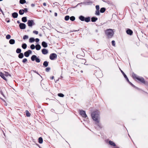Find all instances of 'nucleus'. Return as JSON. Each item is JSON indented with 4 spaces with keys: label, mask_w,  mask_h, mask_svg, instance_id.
<instances>
[{
    "label": "nucleus",
    "mask_w": 148,
    "mask_h": 148,
    "mask_svg": "<svg viewBox=\"0 0 148 148\" xmlns=\"http://www.w3.org/2000/svg\"><path fill=\"white\" fill-rule=\"evenodd\" d=\"M91 116L92 119L95 122V123L99 127H100L99 122V114L98 110L93 112L91 113Z\"/></svg>",
    "instance_id": "1"
},
{
    "label": "nucleus",
    "mask_w": 148,
    "mask_h": 148,
    "mask_svg": "<svg viewBox=\"0 0 148 148\" xmlns=\"http://www.w3.org/2000/svg\"><path fill=\"white\" fill-rule=\"evenodd\" d=\"M106 35L107 36L108 38H111L112 37L114 34V31L113 29L109 28L107 29L105 31Z\"/></svg>",
    "instance_id": "2"
},
{
    "label": "nucleus",
    "mask_w": 148,
    "mask_h": 148,
    "mask_svg": "<svg viewBox=\"0 0 148 148\" xmlns=\"http://www.w3.org/2000/svg\"><path fill=\"white\" fill-rule=\"evenodd\" d=\"M31 59L32 60V61H34L35 60L36 62L37 63L40 62V59L35 55H32L31 56Z\"/></svg>",
    "instance_id": "3"
},
{
    "label": "nucleus",
    "mask_w": 148,
    "mask_h": 148,
    "mask_svg": "<svg viewBox=\"0 0 148 148\" xmlns=\"http://www.w3.org/2000/svg\"><path fill=\"white\" fill-rule=\"evenodd\" d=\"M79 114L83 117L85 118H87L86 119H88V118L85 111L82 110H80L79 111ZM86 121H87V120H86Z\"/></svg>",
    "instance_id": "4"
},
{
    "label": "nucleus",
    "mask_w": 148,
    "mask_h": 148,
    "mask_svg": "<svg viewBox=\"0 0 148 148\" xmlns=\"http://www.w3.org/2000/svg\"><path fill=\"white\" fill-rule=\"evenodd\" d=\"M94 75L97 78H99L103 76V74L102 72L101 71H95Z\"/></svg>",
    "instance_id": "5"
},
{
    "label": "nucleus",
    "mask_w": 148,
    "mask_h": 148,
    "mask_svg": "<svg viewBox=\"0 0 148 148\" xmlns=\"http://www.w3.org/2000/svg\"><path fill=\"white\" fill-rule=\"evenodd\" d=\"M57 58V55L55 53H51L49 56V59L51 60H56Z\"/></svg>",
    "instance_id": "6"
},
{
    "label": "nucleus",
    "mask_w": 148,
    "mask_h": 148,
    "mask_svg": "<svg viewBox=\"0 0 148 148\" xmlns=\"http://www.w3.org/2000/svg\"><path fill=\"white\" fill-rule=\"evenodd\" d=\"M27 24L29 27H32L33 25H35V23L33 20H28Z\"/></svg>",
    "instance_id": "7"
},
{
    "label": "nucleus",
    "mask_w": 148,
    "mask_h": 148,
    "mask_svg": "<svg viewBox=\"0 0 148 148\" xmlns=\"http://www.w3.org/2000/svg\"><path fill=\"white\" fill-rule=\"evenodd\" d=\"M32 53V51L30 50H29L28 51L25 52L24 53V55L26 57H28L30 54H31Z\"/></svg>",
    "instance_id": "8"
},
{
    "label": "nucleus",
    "mask_w": 148,
    "mask_h": 148,
    "mask_svg": "<svg viewBox=\"0 0 148 148\" xmlns=\"http://www.w3.org/2000/svg\"><path fill=\"white\" fill-rule=\"evenodd\" d=\"M136 79L138 81H140L142 83L145 84V80L142 77H138L136 78Z\"/></svg>",
    "instance_id": "9"
},
{
    "label": "nucleus",
    "mask_w": 148,
    "mask_h": 148,
    "mask_svg": "<svg viewBox=\"0 0 148 148\" xmlns=\"http://www.w3.org/2000/svg\"><path fill=\"white\" fill-rule=\"evenodd\" d=\"M126 32L127 34L130 35H132L133 33L132 31L129 28H128L126 30Z\"/></svg>",
    "instance_id": "10"
},
{
    "label": "nucleus",
    "mask_w": 148,
    "mask_h": 148,
    "mask_svg": "<svg viewBox=\"0 0 148 148\" xmlns=\"http://www.w3.org/2000/svg\"><path fill=\"white\" fill-rule=\"evenodd\" d=\"M42 53L44 55L47 54L48 52V50L45 48H44L42 50Z\"/></svg>",
    "instance_id": "11"
},
{
    "label": "nucleus",
    "mask_w": 148,
    "mask_h": 148,
    "mask_svg": "<svg viewBox=\"0 0 148 148\" xmlns=\"http://www.w3.org/2000/svg\"><path fill=\"white\" fill-rule=\"evenodd\" d=\"M41 45L44 48H46L48 46L47 43L45 41L42 42Z\"/></svg>",
    "instance_id": "12"
},
{
    "label": "nucleus",
    "mask_w": 148,
    "mask_h": 148,
    "mask_svg": "<svg viewBox=\"0 0 148 148\" xmlns=\"http://www.w3.org/2000/svg\"><path fill=\"white\" fill-rule=\"evenodd\" d=\"M5 74H3L2 72H0V76L4 80L7 81V79L5 77Z\"/></svg>",
    "instance_id": "13"
},
{
    "label": "nucleus",
    "mask_w": 148,
    "mask_h": 148,
    "mask_svg": "<svg viewBox=\"0 0 148 148\" xmlns=\"http://www.w3.org/2000/svg\"><path fill=\"white\" fill-rule=\"evenodd\" d=\"M49 62L47 61H45L44 62L43 65L45 67H47L49 64Z\"/></svg>",
    "instance_id": "14"
},
{
    "label": "nucleus",
    "mask_w": 148,
    "mask_h": 148,
    "mask_svg": "<svg viewBox=\"0 0 148 148\" xmlns=\"http://www.w3.org/2000/svg\"><path fill=\"white\" fill-rule=\"evenodd\" d=\"M79 62L82 64H85V63L86 62V59L82 58L80 60Z\"/></svg>",
    "instance_id": "15"
},
{
    "label": "nucleus",
    "mask_w": 148,
    "mask_h": 148,
    "mask_svg": "<svg viewBox=\"0 0 148 148\" xmlns=\"http://www.w3.org/2000/svg\"><path fill=\"white\" fill-rule=\"evenodd\" d=\"M121 72L124 76V77L125 78L127 81H129V79L127 78L126 75L125 74L124 72L122 70H121Z\"/></svg>",
    "instance_id": "16"
},
{
    "label": "nucleus",
    "mask_w": 148,
    "mask_h": 148,
    "mask_svg": "<svg viewBox=\"0 0 148 148\" xmlns=\"http://www.w3.org/2000/svg\"><path fill=\"white\" fill-rule=\"evenodd\" d=\"M35 48L36 50H39L41 49L40 45L39 44H37L35 46Z\"/></svg>",
    "instance_id": "17"
},
{
    "label": "nucleus",
    "mask_w": 148,
    "mask_h": 148,
    "mask_svg": "<svg viewBox=\"0 0 148 148\" xmlns=\"http://www.w3.org/2000/svg\"><path fill=\"white\" fill-rule=\"evenodd\" d=\"M15 40L13 39H11L9 41V43L10 44L13 45L15 43Z\"/></svg>",
    "instance_id": "18"
},
{
    "label": "nucleus",
    "mask_w": 148,
    "mask_h": 148,
    "mask_svg": "<svg viewBox=\"0 0 148 148\" xmlns=\"http://www.w3.org/2000/svg\"><path fill=\"white\" fill-rule=\"evenodd\" d=\"M108 143L109 144L113 146H116V144L112 141L109 140V141Z\"/></svg>",
    "instance_id": "19"
},
{
    "label": "nucleus",
    "mask_w": 148,
    "mask_h": 148,
    "mask_svg": "<svg viewBox=\"0 0 148 148\" xmlns=\"http://www.w3.org/2000/svg\"><path fill=\"white\" fill-rule=\"evenodd\" d=\"M20 28H25L26 25L23 23H21L19 24Z\"/></svg>",
    "instance_id": "20"
},
{
    "label": "nucleus",
    "mask_w": 148,
    "mask_h": 148,
    "mask_svg": "<svg viewBox=\"0 0 148 148\" xmlns=\"http://www.w3.org/2000/svg\"><path fill=\"white\" fill-rule=\"evenodd\" d=\"M18 16V14L17 13L14 12L12 14V16L14 18H16Z\"/></svg>",
    "instance_id": "21"
},
{
    "label": "nucleus",
    "mask_w": 148,
    "mask_h": 148,
    "mask_svg": "<svg viewBox=\"0 0 148 148\" xmlns=\"http://www.w3.org/2000/svg\"><path fill=\"white\" fill-rule=\"evenodd\" d=\"M98 19V18L96 17H92L91 18V21L92 22H95Z\"/></svg>",
    "instance_id": "22"
},
{
    "label": "nucleus",
    "mask_w": 148,
    "mask_h": 148,
    "mask_svg": "<svg viewBox=\"0 0 148 148\" xmlns=\"http://www.w3.org/2000/svg\"><path fill=\"white\" fill-rule=\"evenodd\" d=\"M21 47L23 49H25L27 47V45L26 43H23L22 44Z\"/></svg>",
    "instance_id": "23"
},
{
    "label": "nucleus",
    "mask_w": 148,
    "mask_h": 148,
    "mask_svg": "<svg viewBox=\"0 0 148 148\" xmlns=\"http://www.w3.org/2000/svg\"><path fill=\"white\" fill-rule=\"evenodd\" d=\"M84 56L80 55H77L76 56V57L77 58L80 59V60L82 59L84 57Z\"/></svg>",
    "instance_id": "24"
},
{
    "label": "nucleus",
    "mask_w": 148,
    "mask_h": 148,
    "mask_svg": "<svg viewBox=\"0 0 148 148\" xmlns=\"http://www.w3.org/2000/svg\"><path fill=\"white\" fill-rule=\"evenodd\" d=\"M24 57V55L23 53H19L18 55V57L20 59Z\"/></svg>",
    "instance_id": "25"
},
{
    "label": "nucleus",
    "mask_w": 148,
    "mask_h": 148,
    "mask_svg": "<svg viewBox=\"0 0 148 148\" xmlns=\"http://www.w3.org/2000/svg\"><path fill=\"white\" fill-rule=\"evenodd\" d=\"M25 114L27 116L29 117L30 116V113L29 112V111L27 110L25 111Z\"/></svg>",
    "instance_id": "26"
},
{
    "label": "nucleus",
    "mask_w": 148,
    "mask_h": 148,
    "mask_svg": "<svg viewBox=\"0 0 148 148\" xmlns=\"http://www.w3.org/2000/svg\"><path fill=\"white\" fill-rule=\"evenodd\" d=\"M35 40V39L33 37L30 38L29 39V42L31 43H32L33 42H34Z\"/></svg>",
    "instance_id": "27"
},
{
    "label": "nucleus",
    "mask_w": 148,
    "mask_h": 148,
    "mask_svg": "<svg viewBox=\"0 0 148 148\" xmlns=\"http://www.w3.org/2000/svg\"><path fill=\"white\" fill-rule=\"evenodd\" d=\"M25 12V11L23 10L22 9L19 10V14L20 15H23Z\"/></svg>",
    "instance_id": "28"
},
{
    "label": "nucleus",
    "mask_w": 148,
    "mask_h": 148,
    "mask_svg": "<svg viewBox=\"0 0 148 148\" xmlns=\"http://www.w3.org/2000/svg\"><path fill=\"white\" fill-rule=\"evenodd\" d=\"M38 142L40 144H41L43 142V139L41 137H40L38 138Z\"/></svg>",
    "instance_id": "29"
},
{
    "label": "nucleus",
    "mask_w": 148,
    "mask_h": 148,
    "mask_svg": "<svg viewBox=\"0 0 148 148\" xmlns=\"http://www.w3.org/2000/svg\"><path fill=\"white\" fill-rule=\"evenodd\" d=\"M84 21L87 22H88L90 21V18L89 17L86 18H85Z\"/></svg>",
    "instance_id": "30"
},
{
    "label": "nucleus",
    "mask_w": 148,
    "mask_h": 148,
    "mask_svg": "<svg viewBox=\"0 0 148 148\" xmlns=\"http://www.w3.org/2000/svg\"><path fill=\"white\" fill-rule=\"evenodd\" d=\"M21 50L20 48H17L16 50V52L17 53H21Z\"/></svg>",
    "instance_id": "31"
},
{
    "label": "nucleus",
    "mask_w": 148,
    "mask_h": 148,
    "mask_svg": "<svg viewBox=\"0 0 148 148\" xmlns=\"http://www.w3.org/2000/svg\"><path fill=\"white\" fill-rule=\"evenodd\" d=\"M26 2L25 0H20L19 1V3L21 4H23L26 3Z\"/></svg>",
    "instance_id": "32"
},
{
    "label": "nucleus",
    "mask_w": 148,
    "mask_h": 148,
    "mask_svg": "<svg viewBox=\"0 0 148 148\" xmlns=\"http://www.w3.org/2000/svg\"><path fill=\"white\" fill-rule=\"evenodd\" d=\"M79 18L81 21H84L85 18L84 17L82 16H80Z\"/></svg>",
    "instance_id": "33"
},
{
    "label": "nucleus",
    "mask_w": 148,
    "mask_h": 148,
    "mask_svg": "<svg viewBox=\"0 0 148 148\" xmlns=\"http://www.w3.org/2000/svg\"><path fill=\"white\" fill-rule=\"evenodd\" d=\"M22 21L24 22H25L27 21V18L25 17H23L22 18Z\"/></svg>",
    "instance_id": "34"
},
{
    "label": "nucleus",
    "mask_w": 148,
    "mask_h": 148,
    "mask_svg": "<svg viewBox=\"0 0 148 148\" xmlns=\"http://www.w3.org/2000/svg\"><path fill=\"white\" fill-rule=\"evenodd\" d=\"M106 10V9L105 8H101L100 10V12L101 13H103L105 12V11Z\"/></svg>",
    "instance_id": "35"
},
{
    "label": "nucleus",
    "mask_w": 148,
    "mask_h": 148,
    "mask_svg": "<svg viewBox=\"0 0 148 148\" xmlns=\"http://www.w3.org/2000/svg\"><path fill=\"white\" fill-rule=\"evenodd\" d=\"M30 47V48L32 49L33 50L35 49V46L34 45V44H32L31 45Z\"/></svg>",
    "instance_id": "36"
},
{
    "label": "nucleus",
    "mask_w": 148,
    "mask_h": 148,
    "mask_svg": "<svg viewBox=\"0 0 148 148\" xmlns=\"http://www.w3.org/2000/svg\"><path fill=\"white\" fill-rule=\"evenodd\" d=\"M58 95L60 97H63L64 96V95L62 93H59L58 94Z\"/></svg>",
    "instance_id": "37"
},
{
    "label": "nucleus",
    "mask_w": 148,
    "mask_h": 148,
    "mask_svg": "<svg viewBox=\"0 0 148 148\" xmlns=\"http://www.w3.org/2000/svg\"><path fill=\"white\" fill-rule=\"evenodd\" d=\"M132 76L134 78H135L136 79V78L138 77L136 75V74L134 73H132Z\"/></svg>",
    "instance_id": "38"
},
{
    "label": "nucleus",
    "mask_w": 148,
    "mask_h": 148,
    "mask_svg": "<svg viewBox=\"0 0 148 148\" xmlns=\"http://www.w3.org/2000/svg\"><path fill=\"white\" fill-rule=\"evenodd\" d=\"M28 38V36L27 35H25L23 36V40H25L27 39Z\"/></svg>",
    "instance_id": "39"
},
{
    "label": "nucleus",
    "mask_w": 148,
    "mask_h": 148,
    "mask_svg": "<svg viewBox=\"0 0 148 148\" xmlns=\"http://www.w3.org/2000/svg\"><path fill=\"white\" fill-rule=\"evenodd\" d=\"M5 74H5V76H11V75L10 74H9L8 73V72H5Z\"/></svg>",
    "instance_id": "40"
},
{
    "label": "nucleus",
    "mask_w": 148,
    "mask_h": 148,
    "mask_svg": "<svg viewBox=\"0 0 148 148\" xmlns=\"http://www.w3.org/2000/svg\"><path fill=\"white\" fill-rule=\"evenodd\" d=\"M95 14L97 15H99L100 14V13L99 10H96L95 11Z\"/></svg>",
    "instance_id": "41"
},
{
    "label": "nucleus",
    "mask_w": 148,
    "mask_h": 148,
    "mask_svg": "<svg viewBox=\"0 0 148 148\" xmlns=\"http://www.w3.org/2000/svg\"><path fill=\"white\" fill-rule=\"evenodd\" d=\"M69 18L70 17L69 16H65L64 19L65 21H67L69 20Z\"/></svg>",
    "instance_id": "42"
},
{
    "label": "nucleus",
    "mask_w": 148,
    "mask_h": 148,
    "mask_svg": "<svg viewBox=\"0 0 148 148\" xmlns=\"http://www.w3.org/2000/svg\"><path fill=\"white\" fill-rule=\"evenodd\" d=\"M70 19L71 21H73L75 20V18L74 16H72L70 18Z\"/></svg>",
    "instance_id": "43"
},
{
    "label": "nucleus",
    "mask_w": 148,
    "mask_h": 148,
    "mask_svg": "<svg viewBox=\"0 0 148 148\" xmlns=\"http://www.w3.org/2000/svg\"><path fill=\"white\" fill-rule=\"evenodd\" d=\"M50 69H51V68L50 67H48L46 68L45 69V71L46 72H49L50 71Z\"/></svg>",
    "instance_id": "44"
},
{
    "label": "nucleus",
    "mask_w": 148,
    "mask_h": 148,
    "mask_svg": "<svg viewBox=\"0 0 148 148\" xmlns=\"http://www.w3.org/2000/svg\"><path fill=\"white\" fill-rule=\"evenodd\" d=\"M11 36L9 34H8L6 36V38L7 39H9L10 38Z\"/></svg>",
    "instance_id": "45"
},
{
    "label": "nucleus",
    "mask_w": 148,
    "mask_h": 148,
    "mask_svg": "<svg viewBox=\"0 0 148 148\" xmlns=\"http://www.w3.org/2000/svg\"><path fill=\"white\" fill-rule=\"evenodd\" d=\"M112 46H115V42L114 40H113L112 41Z\"/></svg>",
    "instance_id": "46"
},
{
    "label": "nucleus",
    "mask_w": 148,
    "mask_h": 148,
    "mask_svg": "<svg viewBox=\"0 0 148 148\" xmlns=\"http://www.w3.org/2000/svg\"><path fill=\"white\" fill-rule=\"evenodd\" d=\"M27 59L26 58H24L22 60V62L23 63H25L27 61Z\"/></svg>",
    "instance_id": "47"
},
{
    "label": "nucleus",
    "mask_w": 148,
    "mask_h": 148,
    "mask_svg": "<svg viewBox=\"0 0 148 148\" xmlns=\"http://www.w3.org/2000/svg\"><path fill=\"white\" fill-rule=\"evenodd\" d=\"M132 86L133 87H134V88H136L137 89H138V90H140V88H138L137 87H136V86H135V85H134L133 84V85H132Z\"/></svg>",
    "instance_id": "48"
},
{
    "label": "nucleus",
    "mask_w": 148,
    "mask_h": 148,
    "mask_svg": "<svg viewBox=\"0 0 148 148\" xmlns=\"http://www.w3.org/2000/svg\"><path fill=\"white\" fill-rule=\"evenodd\" d=\"M132 86L133 87H134V88H136L137 89H138V90H140V88H138L137 87H136V86H135V85H134L133 84V85H132Z\"/></svg>",
    "instance_id": "49"
},
{
    "label": "nucleus",
    "mask_w": 148,
    "mask_h": 148,
    "mask_svg": "<svg viewBox=\"0 0 148 148\" xmlns=\"http://www.w3.org/2000/svg\"><path fill=\"white\" fill-rule=\"evenodd\" d=\"M132 86L133 87H134V88H136L137 89H138V90H140V88H138L137 87H136V86H135V85H134L133 84V85H132Z\"/></svg>",
    "instance_id": "50"
},
{
    "label": "nucleus",
    "mask_w": 148,
    "mask_h": 148,
    "mask_svg": "<svg viewBox=\"0 0 148 148\" xmlns=\"http://www.w3.org/2000/svg\"><path fill=\"white\" fill-rule=\"evenodd\" d=\"M96 10H99V6L98 5H96Z\"/></svg>",
    "instance_id": "51"
},
{
    "label": "nucleus",
    "mask_w": 148,
    "mask_h": 148,
    "mask_svg": "<svg viewBox=\"0 0 148 148\" xmlns=\"http://www.w3.org/2000/svg\"><path fill=\"white\" fill-rule=\"evenodd\" d=\"M33 33H34V34H38V31H33Z\"/></svg>",
    "instance_id": "52"
},
{
    "label": "nucleus",
    "mask_w": 148,
    "mask_h": 148,
    "mask_svg": "<svg viewBox=\"0 0 148 148\" xmlns=\"http://www.w3.org/2000/svg\"><path fill=\"white\" fill-rule=\"evenodd\" d=\"M32 71H33L34 72V73H37L38 75H39L40 76H41L38 73V72H37V71H36L33 70Z\"/></svg>",
    "instance_id": "53"
},
{
    "label": "nucleus",
    "mask_w": 148,
    "mask_h": 148,
    "mask_svg": "<svg viewBox=\"0 0 148 148\" xmlns=\"http://www.w3.org/2000/svg\"><path fill=\"white\" fill-rule=\"evenodd\" d=\"M35 40L36 42H39V41L40 40H39V38H36L35 39Z\"/></svg>",
    "instance_id": "54"
},
{
    "label": "nucleus",
    "mask_w": 148,
    "mask_h": 148,
    "mask_svg": "<svg viewBox=\"0 0 148 148\" xmlns=\"http://www.w3.org/2000/svg\"><path fill=\"white\" fill-rule=\"evenodd\" d=\"M79 30V29H77V30H72V32H77V31H78ZM71 31L72 32V31L71 30Z\"/></svg>",
    "instance_id": "55"
},
{
    "label": "nucleus",
    "mask_w": 148,
    "mask_h": 148,
    "mask_svg": "<svg viewBox=\"0 0 148 148\" xmlns=\"http://www.w3.org/2000/svg\"><path fill=\"white\" fill-rule=\"evenodd\" d=\"M25 11V12H27V8H25L24 9V10H23Z\"/></svg>",
    "instance_id": "56"
},
{
    "label": "nucleus",
    "mask_w": 148,
    "mask_h": 148,
    "mask_svg": "<svg viewBox=\"0 0 148 148\" xmlns=\"http://www.w3.org/2000/svg\"><path fill=\"white\" fill-rule=\"evenodd\" d=\"M59 32L60 33H67V32H64V31H62V32Z\"/></svg>",
    "instance_id": "57"
},
{
    "label": "nucleus",
    "mask_w": 148,
    "mask_h": 148,
    "mask_svg": "<svg viewBox=\"0 0 148 148\" xmlns=\"http://www.w3.org/2000/svg\"><path fill=\"white\" fill-rule=\"evenodd\" d=\"M128 83H129L130 85H131V86L132 85H133V84L131 82H130L129 80V81H127Z\"/></svg>",
    "instance_id": "58"
},
{
    "label": "nucleus",
    "mask_w": 148,
    "mask_h": 148,
    "mask_svg": "<svg viewBox=\"0 0 148 148\" xmlns=\"http://www.w3.org/2000/svg\"><path fill=\"white\" fill-rule=\"evenodd\" d=\"M0 92L3 96H4V94L2 90L0 91Z\"/></svg>",
    "instance_id": "59"
},
{
    "label": "nucleus",
    "mask_w": 148,
    "mask_h": 148,
    "mask_svg": "<svg viewBox=\"0 0 148 148\" xmlns=\"http://www.w3.org/2000/svg\"><path fill=\"white\" fill-rule=\"evenodd\" d=\"M113 148H119V147L117 146H116H116H114Z\"/></svg>",
    "instance_id": "60"
},
{
    "label": "nucleus",
    "mask_w": 148,
    "mask_h": 148,
    "mask_svg": "<svg viewBox=\"0 0 148 148\" xmlns=\"http://www.w3.org/2000/svg\"><path fill=\"white\" fill-rule=\"evenodd\" d=\"M31 6L32 7H34L35 6V5L34 4H31Z\"/></svg>",
    "instance_id": "61"
},
{
    "label": "nucleus",
    "mask_w": 148,
    "mask_h": 148,
    "mask_svg": "<svg viewBox=\"0 0 148 148\" xmlns=\"http://www.w3.org/2000/svg\"><path fill=\"white\" fill-rule=\"evenodd\" d=\"M54 15L56 16H57V13H56V12L55 13H54Z\"/></svg>",
    "instance_id": "62"
},
{
    "label": "nucleus",
    "mask_w": 148,
    "mask_h": 148,
    "mask_svg": "<svg viewBox=\"0 0 148 148\" xmlns=\"http://www.w3.org/2000/svg\"><path fill=\"white\" fill-rule=\"evenodd\" d=\"M54 78V77L53 76H52L51 77V79H53Z\"/></svg>",
    "instance_id": "63"
},
{
    "label": "nucleus",
    "mask_w": 148,
    "mask_h": 148,
    "mask_svg": "<svg viewBox=\"0 0 148 148\" xmlns=\"http://www.w3.org/2000/svg\"><path fill=\"white\" fill-rule=\"evenodd\" d=\"M43 5L44 6H46V3H43Z\"/></svg>",
    "instance_id": "64"
}]
</instances>
